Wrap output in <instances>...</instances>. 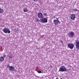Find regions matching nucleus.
Instances as JSON below:
<instances>
[{
    "label": "nucleus",
    "mask_w": 79,
    "mask_h": 79,
    "mask_svg": "<svg viewBox=\"0 0 79 79\" xmlns=\"http://www.w3.org/2000/svg\"><path fill=\"white\" fill-rule=\"evenodd\" d=\"M8 59H9V60H10L11 59V58H12V55H10L9 56H8Z\"/></svg>",
    "instance_id": "obj_12"
},
{
    "label": "nucleus",
    "mask_w": 79,
    "mask_h": 79,
    "mask_svg": "<svg viewBox=\"0 0 79 79\" xmlns=\"http://www.w3.org/2000/svg\"><path fill=\"white\" fill-rule=\"evenodd\" d=\"M75 35L74 32L73 31H70L68 33V35L69 37H73Z\"/></svg>",
    "instance_id": "obj_4"
},
{
    "label": "nucleus",
    "mask_w": 79,
    "mask_h": 79,
    "mask_svg": "<svg viewBox=\"0 0 79 79\" xmlns=\"http://www.w3.org/2000/svg\"><path fill=\"white\" fill-rule=\"evenodd\" d=\"M33 1L35 2H37V0H33Z\"/></svg>",
    "instance_id": "obj_22"
},
{
    "label": "nucleus",
    "mask_w": 79,
    "mask_h": 79,
    "mask_svg": "<svg viewBox=\"0 0 79 79\" xmlns=\"http://www.w3.org/2000/svg\"><path fill=\"white\" fill-rule=\"evenodd\" d=\"M73 11H78V10L77 9H74L73 10Z\"/></svg>",
    "instance_id": "obj_15"
},
{
    "label": "nucleus",
    "mask_w": 79,
    "mask_h": 79,
    "mask_svg": "<svg viewBox=\"0 0 79 79\" xmlns=\"http://www.w3.org/2000/svg\"><path fill=\"white\" fill-rule=\"evenodd\" d=\"M8 33H9V34H10V30H8Z\"/></svg>",
    "instance_id": "obj_18"
},
{
    "label": "nucleus",
    "mask_w": 79,
    "mask_h": 79,
    "mask_svg": "<svg viewBox=\"0 0 79 79\" xmlns=\"http://www.w3.org/2000/svg\"><path fill=\"white\" fill-rule=\"evenodd\" d=\"M40 22L44 23H47V19L46 18H43L41 19H40Z\"/></svg>",
    "instance_id": "obj_3"
},
{
    "label": "nucleus",
    "mask_w": 79,
    "mask_h": 79,
    "mask_svg": "<svg viewBox=\"0 0 79 79\" xmlns=\"http://www.w3.org/2000/svg\"><path fill=\"white\" fill-rule=\"evenodd\" d=\"M38 73H42V71H41L40 70H39L38 71Z\"/></svg>",
    "instance_id": "obj_16"
},
{
    "label": "nucleus",
    "mask_w": 79,
    "mask_h": 79,
    "mask_svg": "<svg viewBox=\"0 0 79 79\" xmlns=\"http://www.w3.org/2000/svg\"><path fill=\"white\" fill-rule=\"evenodd\" d=\"M10 68V66H9V65H7V68Z\"/></svg>",
    "instance_id": "obj_23"
},
{
    "label": "nucleus",
    "mask_w": 79,
    "mask_h": 79,
    "mask_svg": "<svg viewBox=\"0 0 79 79\" xmlns=\"http://www.w3.org/2000/svg\"><path fill=\"white\" fill-rule=\"evenodd\" d=\"M59 72H67V69L66 67L63 65H62L59 69Z\"/></svg>",
    "instance_id": "obj_1"
},
{
    "label": "nucleus",
    "mask_w": 79,
    "mask_h": 79,
    "mask_svg": "<svg viewBox=\"0 0 79 79\" xmlns=\"http://www.w3.org/2000/svg\"><path fill=\"white\" fill-rule=\"evenodd\" d=\"M3 57H6V55H5V54H4L3 55Z\"/></svg>",
    "instance_id": "obj_19"
},
{
    "label": "nucleus",
    "mask_w": 79,
    "mask_h": 79,
    "mask_svg": "<svg viewBox=\"0 0 79 79\" xmlns=\"http://www.w3.org/2000/svg\"><path fill=\"white\" fill-rule=\"evenodd\" d=\"M9 70L10 71H15V67L13 66H11L10 67Z\"/></svg>",
    "instance_id": "obj_10"
},
{
    "label": "nucleus",
    "mask_w": 79,
    "mask_h": 79,
    "mask_svg": "<svg viewBox=\"0 0 79 79\" xmlns=\"http://www.w3.org/2000/svg\"><path fill=\"white\" fill-rule=\"evenodd\" d=\"M70 18L72 20H74L76 18V15L74 14L71 15Z\"/></svg>",
    "instance_id": "obj_7"
},
{
    "label": "nucleus",
    "mask_w": 79,
    "mask_h": 79,
    "mask_svg": "<svg viewBox=\"0 0 79 79\" xmlns=\"http://www.w3.org/2000/svg\"><path fill=\"white\" fill-rule=\"evenodd\" d=\"M23 10L24 12H27L28 11V9L27 8H24L23 9Z\"/></svg>",
    "instance_id": "obj_11"
},
{
    "label": "nucleus",
    "mask_w": 79,
    "mask_h": 79,
    "mask_svg": "<svg viewBox=\"0 0 79 79\" xmlns=\"http://www.w3.org/2000/svg\"><path fill=\"white\" fill-rule=\"evenodd\" d=\"M54 19H56V20H54L53 21V22L54 23V24L56 26H57V24H58V23H59V24L60 23V21L59 20H58V19L56 18V17H54Z\"/></svg>",
    "instance_id": "obj_2"
},
{
    "label": "nucleus",
    "mask_w": 79,
    "mask_h": 79,
    "mask_svg": "<svg viewBox=\"0 0 79 79\" xmlns=\"http://www.w3.org/2000/svg\"><path fill=\"white\" fill-rule=\"evenodd\" d=\"M3 12V10L2 9L0 8V13H2Z\"/></svg>",
    "instance_id": "obj_14"
},
{
    "label": "nucleus",
    "mask_w": 79,
    "mask_h": 79,
    "mask_svg": "<svg viewBox=\"0 0 79 79\" xmlns=\"http://www.w3.org/2000/svg\"><path fill=\"white\" fill-rule=\"evenodd\" d=\"M44 16H47V13H45L44 15Z\"/></svg>",
    "instance_id": "obj_21"
},
{
    "label": "nucleus",
    "mask_w": 79,
    "mask_h": 79,
    "mask_svg": "<svg viewBox=\"0 0 79 79\" xmlns=\"http://www.w3.org/2000/svg\"><path fill=\"white\" fill-rule=\"evenodd\" d=\"M2 31L5 33H7L8 32V29L7 28H5Z\"/></svg>",
    "instance_id": "obj_9"
},
{
    "label": "nucleus",
    "mask_w": 79,
    "mask_h": 79,
    "mask_svg": "<svg viewBox=\"0 0 79 79\" xmlns=\"http://www.w3.org/2000/svg\"><path fill=\"white\" fill-rule=\"evenodd\" d=\"M4 59L3 57H0V61H3Z\"/></svg>",
    "instance_id": "obj_13"
},
{
    "label": "nucleus",
    "mask_w": 79,
    "mask_h": 79,
    "mask_svg": "<svg viewBox=\"0 0 79 79\" xmlns=\"http://www.w3.org/2000/svg\"><path fill=\"white\" fill-rule=\"evenodd\" d=\"M76 47L77 50H79V41L78 40L76 41Z\"/></svg>",
    "instance_id": "obj_5"
},
{
    "label": "nucleus",
    "mask_w": 79,
    "mask_h": 79,
    "mask_svg": "<svg viewBox=\"0 0 79 79\" xmlns=\"http://www.w3.org/2000/svg\"><path fill=\"white\" fill-rule=\"evenodd\" d=\"M41 21H40V20H39L38 19L37 20V22H40Z\"/></svg>",
    "instance_id": "obj_17"
},
{
    "label": "nucleus",
    "mask_w": 79,
    "mask_h": 79,
    "mask_svg": "<svg viewBox=\"0 0 79 79\" xmlns=\"http://www.w3.org/2000/svg\"><path fill=\"white\" fill-rule=\"evenodd\" d=\"M60 41L61 43H62V44H63V41L60 40Z\"/></svg>",
    "instance_id": "obj_20"
},
{
    "label": "nucleus",
    "mask_w": 79,
    "mask_h": 79,
    "mask_svg": "<svg viewBox=\"0 0 79 79\" xmlns=\"http://www.w3.org/2000/svg\"><path fill=\"white\" fill-rule=\"evenodd\" d=\"M74 44L70 43L68 45V47L70 49H73L74 47Z\"/></svg>",
    "instance_id": "obj_6"
},
{
    "label": "nucleus",
    "mask_w": 79,
    "mask_h": 79,
    "mask_svg": "<svg viewBox=\"0 0 79 79\" xmlns=\"http://www.w3.org/2000/svg\"><path fill=\"white\" fill-rule=\"evenodd\" d=\"M38 16L39 18H43V14L41 13H40L38 15Z\"/></svg>",
    "instance_id": "obj_8"
}]
</instances>
